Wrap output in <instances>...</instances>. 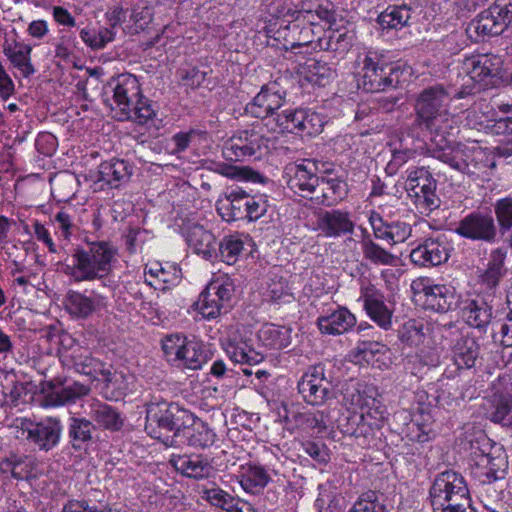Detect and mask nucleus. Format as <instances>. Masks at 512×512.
Here are the masks:
<instances>
[{"mask_svg":"<svg viewBox=\"0 0 512 512\" xmlns=\"http://www.w3.org/2000/svg\"><path fill=\"white\" fill-rule=\"evenodd\" d=\"M363 419H365L370 426H373L375 430H379L383 427L387 415L385 409L380 405H375V400H373V405L369 406L366 411L361 412Z\"/></svg>","mask_w":512,"mask_h":512,"instance_id":"e2e57ef3","label":"nucleus"},{"mask_svg":"<svg viewBox=\"0 0 512 512\" xmlns=\"http://www.w3.org/2000/svg\"><path fill=\"white\" fill-rule=\"evenodd\" d=\"M318 172L316 160L302 159L300 162L288 163L284 167L283 178L295 194L310 199L320 178Z\"/></svg>","mask_w":512,"mask_h":512,"instance_id":"9b49d317","label":"nucleus"},{"mask_svg":"<svg viewBox=\"0 0 512 512\" xmlns=\"http://www.w3.org/2000/svg\"><path fill=\"white\" fill-rule=\"evenodd\" d=\"M411 18V7L406 4L390 5L378 16V23L383 29H401Z\"/></svg>","mask_w":512,"mask_h":512,"instance_id":"58836bf2","label":"nucleus"},{"mask_svg":"<svg viewBox=\"0 0 512 512\" xmlns=\"http://www.w3.org/2000/svg\"><path fill=\"white\" fill-rule=\"evenodd\" d=\"M455 90L439 83L424 88L415 99L414 123L430 133L433 147H448L445 137L451 135L455 123L448 108Z\"/></svg>","mask_w":512,"mask_h":512,"instance_id":"f257e3e1","label":"nucleus"},{"mask_svg":"<svg viewBox=\"0 0 512 512\" xmlns=\"http://www.w3.org/2000/svg\"><path fill=\"white\" fill-rule=\"evenodd\" d=\"M17 427L26 433V440L40 451L48 452L55 448L61 439L63 427L60 419L46 417L38 422L27 418L17 419Z\"/></svg>","mask_w":512,"mask_h":512,"instance_id":"6e6552de","label":"nucleus"},{"mask_svg":"<svg viewBox=\"0 0 512 512\" xmlns=\"http://www.w3.org/2000/svg\"><path fill=\"white\" fill-rule=\"evenodd\" d=\"M86 247L73 249L71 259L60 263L62 271L75 282L94 281L105 278L112 271V263L117 256V248L109 241L83 237Z\"/></svg>","mask_w":512,"mask_h":512,"instance_id":"f03ea898","label":"nucleus"},{"mask_svg":"<svg viewBox=\"0 0 512 512\" xmlns=\"http://www.w3.org/2000/svg\"><path fill=\"white\" fill-rule=\"evenodd\" d=\"M317 229L326 238H339L354 232L355 223L350 213L339 209L323 211L316 221Z\"/></svg>","mask_w":512,"mask_h":512,"instance_id":"2eb2a0df","label":"nucleus"},{"mask_svg":"<svg viewBox=\"0 0 512 512\" xmlns=\"http://www.w3.org/2000/svg\"><path fill=\"white\" fill-rule=\"evenodd\" d=\"M100 304V296H87L74 290H69L64 299L65 309L76 319L89 318L99 309Z\"/></svg>","mask_w":512,"mask_h":512,"instance_id":"cd10ccee","label":"nucleus"},{"mask_svg":"<svg viewBox=\"0 0 512 512\" xmlns=\"http://www.w3.org/2000/svg\"><path fill=\"white\" fill-rule=\"evenodd\" d=\"M360 245L363 258L374 265L393 266L397 262V256L374 242L370 235L364 236Z\"/></svg>","mask_w":512,"mask_h":512,"instance_id":"e433bc0d","label":"nucleus"},{"mask_svg":"<svg viewBox=\"0 0 512 512\" xmlns=\"http://www.w3.org/2000/svg\"><path fill=\"white\" fill-rule=\"evenodd\" d=\"M431 179H433V177L426 167H414L408 172L406 189L408 191L415 190L419 185L426 183Z\"/></svg>","mask_w":512,"mask_h":512,"instance_id":"0e129e2a","label":"nucleus"},{"mask_svg":"<svg viewBox=\"0 0 512 512\" xmlns=\"http://www.w3.org/2000/svg\"><path fill=\"white\" fill-rule=\"evenodd\" d=\"M375 238L384 240L390 245L405 242L412 234V227L404 221L387 222L383 217L372 211L368 218Z\"/></svg>","mask_w":512,"mask_h":512,"instance_id":"f3484780","label":"nucleus"},{"mask_svg":"<svg viewBox=\"0 0 512 512\" xmlns=\"http://www.w3.org/2000/svg\"><path fill=\"white\" fill-rule=\"evenodd\" d=\"M199 309L203 317L207 319H213L218 317L222 310L228 311V308L224 304L217 301V297L211 295V291L208 287L200 294L198 301Z\"/></svg>","mask_w":512,"mask_h":512,"instance_id":"3c124183","label":"nucleus"},{"mask_svg":"<svg viewBox=\"0 0 512 512\" xmlns=\"http://www.w3.org/2000/svg\"><path fill=\"white\" fill-rule=\"evenodd\" d=\"M207 287L210 289L211 295L217 297V301L229 309L235 292L233 281L229 277L219 278L209 283Z\"/></svg>","mask_w":512,"mask_h":512,"instance_id":"8fccbe9b","label":"nucleus"},{"mask_svg":"<svg viewBox=\"0 0 512 512\" xmlns=\"http://www.w3.org/2000/svg\"><path fill=\"white\" fill-rule=\"evenodd\" d=\"M169 464L183 476L202 479L212 471L209 460L200 454H172Z\"/></svg>","mask_w":512,"mask_h":512,"instance_id":"4be33fe9","label":"nucleus"},{"mask_svg":"<svg viewBox=\"0 0 512 512\" xmlns=\"http://www.w3.org/2000/svg\"><path fill=\"white\" fill-rule=\"evenodd\" d=\"M495 215L504 234L512 228V197H505L497 200L494 205Z\"/></svg>","mask_w":512,"mask_h":512,"instance_id":"4d7b16f0","label":"nucleus"},{"mask_svg":"<svg viewBox=\"0 0 512 512\" xmlns=\"http://www.w3.org/2000/svg\"><path fill=\"white\" fill-rule=\"evenodd\" d=\"M226 353L233 362L239 364L257 365L264 359V355L254 349L250 339L236 336L228 341Z\"/></svg>","mask_w":512,"mask_h":512,"instance_id":"2f4dec72","label":"nucleus"},{"mask_svg":"<svg viewBox=\"0 0 512 512\" xmlns=\"http://www.w3.org/2000/svg\"><path fill=\"white\" fill-rule=\"evenodd\" d=\"M244 248V243L237 235L226 236L218 244L221 260L228 265L236 263Z\"/></svg>","mask_w":512,"mask_h":512,"instance_id":"c03bdc74","label":"nucleus"},{"mask_svg":"<svg viewBox=\"0 0 512 512\" xmlns=\"http://www.w3.org/2000/svg\"><path fill=\"white\" fill-rule=\"evenodd\" d=\"M431 504L434 512L449 509L450 504L470 502L469 491L464 478L455 471L440 473L430 488Z\"/></svg>","mask_w":512,"mask_h":512,"instance_id":"0eeeda50","label":"nucleus"},{"mask_svg":"<svg viewBox=\"0 0 512 512\" xmlns=\"http://www.w3.org/2000/svg\"><path fill=\"white\" fill-rule=\"evenodd\" d=\"M347 195V185L339 178L322 176L318 180L310 201L318 205L334 206Z\"/></svg>","mask_w":512,"mask_h":512,"instance_id":"5701e85b","label":"nucleus"},{"mask_svg":"<svg viewBox=\"0 0 512 512\" xmlns=\"http://www.w3.org/2000/svg\"><path fill=\"white\" fill-rule=\"evenodd\" d=\"M348 512H386L383 495L374 490L361 493Z\"/></svg>","mask_w":512,"mask_h":512,"instance_id":"37998d69","label":"nucleus"},{"mask_svg":"<svg viewBox=\"0 0 512 512\" xmlns=\"http://www.w3.org/2000/svg\"><path fill=\"white\" fill-rule=\"evenodd\" d=\"M54 223L56 224L60 237L67 241H69L70 238L79 230V227L75 222V213L73 211L70 212L69 210L64 209L60 210L54 216Z\"/></svg>","mask_w":512,"mask_h":512,"instance_id":"603ef678","label":"nucleus"},{"mask_svg":"<svg viewBox=\"0 0 512 512\" xmlns=\"http://www.w3.org/2000/svg\"><path fill=\"white\" fill-rule=\"evenodd\" d=\"M492 446L490 443V439L481 434L476 438L475 441H471V455L476 460V465L480 467V464H493V457L490 455V450Z\"/></svg>","mask_w":512,"mask_h":512,"instance_id":"bf43d9fd","label":"nucleus"},{"mask_svg":"<svg viewBox=\"0 0 512 512\" xmlns=\"http://www.w3.org/2000/svg\"><path fill=\"white\" fill-rule=\"evenodd\" d=\"M300 125L296 134L313 136L319 134L324 127V117L315 111L302 108Z\"/></svg>","mask_w":512,"mask_h":512,"instance_id":"a18cd8bd","label":"nucleus"},{"mask_svg":"<svg viewBox=\"0 0 512 512\" xmlns=\"http://www.w3.org/2000/svg\"><path fill=\"white\" fill-rule=\"evenodd\" d=\"M91 417L101 427L118 431L123 426V419L120 413L106 403H97L92 406Z\"/></svg>","mask_w":512,"mask_h":512,"instance_id":"a19ab883","label":"nucleus"},{"mask_svg":"<svg viewBox=\"0 0 512 512\" xmlns=\"http://www.w3.org/2000/svg\"><path fill=\"white\" fill-rule=\"evenodd\" d=\"M498 6L491 5L488 9L483 10L476 19H474L470 27L480 36H497L507 28L505 20L497 10Z\"/></svg>","mask_w":512,"mask_h":512,"instance_id":"7c9ffc66","label":"nucleus"},{"mask_svg":"<svg viewBox=\"0 0 512 512\" xmlns=\"http://www.w3.org/2000/svg\"><path fill=\"white\" fill-rule=\"evenodd\" d=\"M422 330L423 325L419 321L409 319L398 329V338L402 343L408 346H416L423 340L424 334Z\"/></svg>","mask_w":512,"mask_h":512,"instance_id":"09e8293b","label":"nucleus"},{"mask_svg":"<svg viewBox=\"0 0 512 512\" xmlns=\"http://www.w3.org/2000/svg\"><path fill=\"white\" fill-rule=\"evenodd\" d=\"M90 393V387L79 382H74L58 389H54L47 397L50 405L60 406L75 403L77 400Z\"/></svg>","mask_w":512,"mask_h":512,"instance_id":"4c0bfd02","label":"nucleus"},{"mask_svg":"<svg viewBox=\"0 0 512 512\" xmlns=\"http://www.w3.org/2000/svg\"><path fill=\"white\" fill-rule=\"evenodd\" d=\"M187 340L185 336L180 334L168 335L162 340V350L168 362L174 365L179 360Z\"/></svg>","mask_w":512,"mask_h":512,"instance_id":"5fc2aeb1","label":"nucleus"},{"mask_svg":"<svg viewBox=\"0 0 512 512\" xmlns=\"http://www.w3.org/2000/svg\"><path fill=\"white\" fill-rule=\"evenodd\" d=\"M445 142L448 147H435L432 150L431 153L435 159L469 176L487 167L488 156L482 148L455 143L449 139V136L445 137Z\"/></svg>","mask_w":512,"mask_h":512,"instance_id":"423d86ee","label":"nucleus"},{"mask_svg":"<svg viewBox=\"0 0 512 512\" xmlns=\"http://www.w3.org/2000/svg\"><path fill=\"white\" fill-rule=\"evenodd\" d=\"M208 356L205 346L201 342L187 340L179 360L174 366L190 370L200 369L207 362Z\"/></svg>","mask_w":512,"mask_h":512,"instance_id":"c9c22d12","label":"nucleus"},{"mask_svg":"<svg viewBox=\"0 0 512 512\" xmlns=\"http://www.w3.org/2000/svg\"><path fill=\"white\" fill-rule=\"evenodd\" d=\"M269 13L281 20L280 28L279 30L284 29L285 25L289 24L290 22L299 21L301 18L303 20L306 19V15H311L312 10H295L291 7H287L282 4H270L269 6Z\"/></svg>","mask_w":512,"mask_h":512,"instance_id":"de8ad7c7","label":"nucleus"},{"mask_svg":"<svg viewBox=\"0 0 512 512\" xmlns=\"http://www.w3.org/2000/svg\"><path fill=\"white\" fill-rule=\"evenodd\" d=\"M132 171L133 168L127 161L113 158L99 165L97 180L111 188H118L130 179Z\"/></svg>","mask_w":512,"mask_h":512,"instance_id":"bb28decb","label":"nucleus"},{"mask_svg":"<svg viewBox=\"0 0 512 512\" xmlns=\"http://www.w3.org/2000/svg\"><path fill=\"white\" fill-rule=\"evenodd\" d=\"M97 428L84 417H71L67 428L69 443L75 451L87 450L97 441Z\"/></svg>","mask_w":512,"mask_h":512,"instance_id":"393cba45","label":"nucleus"},{"mask_svg":"<svg viewBox=\"0 0 512 512\" xmlns=\"http://www.w3.org/2000/svg\"><path fill=\"white\" fill-rule=\"evenodd\" d=\"M112 90V103L109 104L118 121H133L138 125H148L156 116L152 102L143 96L136 76L121 74L109 82Z\"/></svg>","mask_w":512,"mask_h":512,"instance_id":"7ed1b4c3","label":"nucleus"},{"mask_svg":"<svg viewBox=\"0 0 512 512\" xmlns=\"http://www.w3.org/2000/svg\"><path fill=\"white\" fill-rule=\"evenodd\" d=\"M480 346L474 337L461 336L452 346L454 364L458 369H470L479 356Z\"/></svg>","mask_w":512,"mask_h":512,"instance_id":"473e14b6","label":"nucleus"},{"mask_svg":"<svg viewBox=\"0 0 512 512\" xmlns=\"http://www.w3.org/2000/svg\"><path fill=\"white\" fill-rule=\"evenodd\" d=\"M466 324L474 329L485 332L494 318L491 301L482 296L465 301L461 309Z\"/></svg>","mask_w":512,"mask_h":512,"instance_id":"412c9836","label":"nucleus"},{"mask_svg":"<svg viewBox=\"0 0 512 512\" xmlns=\"http://www.w3.org/2000/svg\"><path fill=\"white\" fill-rule=\"evenodd\" d=\"M386 346L377 341H359L354 349V357L360 362L370 363L374 356L383 354Z\"/></svg>","mask_w":512,"mask_h":512,"instance_id":"052dcab7","label":"nucleus"},{"mask_svg":"<svg viewBox=\"0 0 512 512\" xmlns=\"http://www.w3.org/2000/svg\"><path fill=\"white\" fill-rule=\"evenodd\" d=\"M352 38V35H349L346 31L329 29L322 37L317 39L316 47L324 51L344 53L352 45Z\"/></svg>","mask_w":512,"mask_h":512,"instance_id":"79ce46f5","label":"nucleus"},{"mask_svg":"<svg viewBox=\"0 0 512 512\" xmlns=\"http://www.w3.org/2000/svg\"><path fill=\"white\" fill-rule=\"evenodd\" d=\"M302 114V108L300 109H286L279 113L273 118L276 125L282 132L294 133L298 132L300 125V117Z\"/></svg>","mask_w":512,"mask_h":512,"instance_id":"6e6d98bb","label":"nucleus"},{"mask_svg":"<svg viewBox=\"0 0 512 512\" xmlns=\"http://www.w3.org/2000/svg\"><path fill=\"white\" fill-rule=\"evenodd\" d=\"M455 232L463 238L486 243H493L497 236L494 218L479 211L471 212L462 218Z\"/></svg>","mask_w":512,"mask_h":512,"instance_id":"ddd939ff","label":"nucleus"},{"mask_svg":"<svg viewBox=\"0 0 512 512\" xmlns=\"http://www.w3.org/2000/svg\"><path fill=\"white\" fill-rule=\"evenodd\" d=\"M62 512H112L111 509H98L87 500H70L62 508Z\"/></svg>","mask_w":512,"mask_h":512,"instance_id":"774afa93","label":"nucleus"},{"mask_svg":"<svg viewBox=\"0 0 512 512\" xmlns=\"http://www.w3.org/2000/svg\"><path fill=\"white\" fill-rule=\"evenodd\" d=\"M360 300L363 301L364 310L372 321L384 330L391 328L393 311L386 305L381 290L370 283L362 285Z\"/></svg>","mask_w":512,"mask_h":512,"instance_id":"4468645a","label":"nucleus"},{"mask_svg":"<svg viewBox=\"0 0 512 512\" xmlns=\"http://www.w3.org/2000/svg\"><path fill=\"white\" fill-rule=\"evenodd\" d=\"M503 61L493 54H478L465 57L461 70L464 73L461 86L455 90L454 98L463 99L478 91L495 86L501 79Z\"/></svg>","mask_w":512,"mask_h":512,"instance_id":"39448f33","label":"nucleus"},{"mask_svg":"<svg viewBox=\"0 0 512 512\" xmlns=\"http://www.w3.org/2000/svg\"><path fill=\"white\" fill-rule=\"evenodd\" d=\"M75 177L71 174H66L59 177L53 190L58 193L61 200H67L74 194Z\"/></svg>","mask_w":512,"mask_h":512,"instance_id":"338daca9","label":"nucleus"},{"mask_svg":"<svg viewBox=\"0 0 512 512\" xmlns=\"http://www.w3.org/2000/svg\"><path fill=\"white\" fill-rule=\"evenodd\" d=\"M306 15V19L301 18L299 21L290 22L285 25L284 29L278 30L279 37L285 41V48L294 50L296 48L311 45L314 42V17Z\"/></svg>","mask_w":512,"mask_h":512,"instance_id":"6ab92c4d","label":"nucleus"},{"mask_svg":"<svg viewBox=\"0 0 512 512\" xmlns=\"http://www.w3.org/2000/svg\"><path fill=\"white\" fill-rule=\"evenodd\" d=\"M204 495L211 505L219 507L226 512H231V509L237 504L236 498L218 487L206 489Z\"/></svg>","mask_w":512,"mask_h":512,"instance_id":"13d9d810","label":"nucleus"},{"mask_svg":"<svg viewBox=\"0 0 512 512\" xmlns=\"http://www.w3.org/2000/svg\"><path fill=\"white\" fill-rule=\"evenodd\" d=\"M415 157V151L410 149L394 150L392 158L387 164L386 170L390 174L396 173L400 167L406 164L409 160Z\"/></svg>","mask_w":512,"mask_h":512,"instance_id":"69168bd1","label":"nucleus"},{"mask_svg":"<svg viewBox=\"0 0 512 512\" xmlns=\"http://www.w3.org/2000/svg\"><path fill=\"white\" fill-rule=\"evenodd\" d=\"M267 148L266 138L258 131L242 130L230 137L223 146L222 153L229 161L257 159Z\"/></svg>","mask_w":512,"mask_h":512,"instance_id":"9d476101","label":"nucleus"},{"mask_svg":"<svg viewBox=\"0 0 512 512\" xmlns=\"http://www.w3.org/2000/svg\"><path fill=\"white\" fill-rule=\"evenodd\" d=\"M297 387L304 401L313 406L323 405L335 397L332 382L326 377L322 364L310 367L299 380Z\"/></svg>","mask_w":512,"mask_h":512,"instance_id":"1a4fd4ad","label":"nucleus"},{"mask_svg":"<svg viewBox=\"0 0 512 512\" xmlns=\"http://www.w3.org/2000/svg\"><path fill=\"white\" fill-rule=\"evenodd\" d=\"M421 292L424 295V306L426 309L446 313L456 309L458 306L460 297L456 289L451 285H423Z\"/></svg>","mask_w":512,"mask_h":512,"instance_id":"a211bd4d","label":"nucleus"},{"mask_svg":"<svg viewBox=\"0 0 512 512\" xmlns=\"http://www.w3.org/2000/svg\"><path fill=\"white\" fill-rule=\"evenodd\" d=\"M193 421V413L174 402H150L146 406L145 431L165 445H172L174 437Z\"/></svg>","mask_w":512,"mask_h":512,"instance_id":"20e7f679","label":"nucleus"},{"mask_svg":"<svg viewBox=\"0 0 512 512\" xmlns=\"http://www.w3.org/2000/svg\"><path fill=\"white\" fill-rule=\"evenodd\" d=\"M285 92H280L275 84L262 88L254 97L247 110L256 118L264 119L269 116H276L285 102Z\"/></svg>","mask_w":512,"mask_h":512,"instance_id":"aec40b11","label":"nucleus"},{"mask_svg":"<svg viewBox=\"0 0 512 512\" xmlns=\"http://www.w3.org/2000/svg\"><path fill=\"white\" fill-rule=\"evenodd\" d=\"M237 478L242 489L250 494H259L271 481L267 471L257 465H248L243 468Z\"/></svg>","mask_w":512,"mask_h":512,"instance_id":"f704fd0d","label":"nucleus"},{"mask_svg":"<svg viewBox=\"0 0 512 512\" xmlns=\"http://www.w3.org/2000/svg\"><path fill=\"white\" fill-rule=\"evenodd\" d=\"M258 336L266 347L274 350L287 348L291 343L290 330L274 324L265 325Z\"/></svg>","mask_w":512,"mask_h":512,"instance_id":"ea45409f","label":"nucleus"},{"mask_svg":"<svg viewBox=\"0 0 512 512\" xmlns=\"http://www.w3.org/2000/svg\"><path fill=\"white\" fill-rule=\"evenodd\" d=\"M448 258L449 248L440 238H427L410 252L411 262L419 267L438 266Z\"/></svg>","mask_w":512,"mask_h":512,"instance_id":"dca6fc26","label":"nucleus"},{"mask_svg":"<svg viewBox=\"0 0 512 512\" xmlns=\"http://www.w3.org/2000/svg\"><path fill=\"white\" fill-rule=\"evenodd\" d=\"M267 210L268 204L266 200L262 197L249 195L244 219H247L248 221H257L266 214Z\"/></svg>","mask_w":512,"mask_h":512,"instance_id":"680f3d73","label":"nucleus"},{"mask_svg":"<svg viewBox=\"0 0 512 512\" xmlns=\"http://www.w3.org/2000/svg\"><path fill=\"white\" fill-rule=\"evenodd\" d=\"M187 444L195 449H205L212 446L216 441L215 432L207 423L193 414V421L181 431Z\"/></svg>","mask_w":512,"mask_h":512,"instance_id":"c756f323","label":"nucleus"},{"mask_svg":"<svg viewBox=\"0 0 512 512\" xmlns=\"http://www.w3.org/2000/svg\"><path fill=\"white\" fill-rule=\"evenodd\" d=\"M356 324V317L345 307H339L317 319L321 333L327 335H341Z\"/></svg>","mask_w":512,"mask_h":512,"instance_id":"a878e982","label":"nucleus"},{"mask_svg":"<svg viewBox=\"0 0 512 512\" xmlns=\"http://www.w3.org/2000/svg\"><path fill=\"white\" fill-rule=\"evenodd\" d=\"M73 368L80 374L98 379V371L102 369V362L89 353H75L71 356Z\"/></svg>","mask_w":512,"mask_h":512,"instance_id":"49530a36","label":"nucleus"},{"mask_svg":"<svg viewBox=\"0 0 512 512\" xmlns=\"http://www.w3.org/2000/svg\"><path fill=\"white\" fill-rule=\"evenodd\" d=\"M363 64L362 78L359 83L363 90L375 93L395 88L399 84L401 74L399 67L380 64L371 56H366Z\"/></svg>","mask_w":512,"mask_h":512,"instance_id":"f8f14e48","label":"nucleus"},{"mask_svg":"<svg viewBox=\"0 0 512 512\" xmlns=\"http://www.w3.org/2000/svg\"><path fill=\"white\" fill-rule=\"evenodd\" d=\"M485 416L490 421L512 428V399L493 395L483 405Z\"/></svg>","mask_w":512,"mask_h":512,"instance_id":"72a5a7b5","label":"nucleus"},{"mask_svg":"<svg viewBox=\"0 0 512 512\" xmlns=\"http://www.w3.org/2000/svg\"><path fill=\"white\" fill-rule=\"evenodd\" d=\"M186 241L191 249L210 260L217 255V243L214 235L203 226L194 224L186 232Z\"/></svg>","mask_w":512,"mask_h":512,"instance_id":"c85d7f7f","label":"nucleus"},{"mask_svg":"<svg viewBox=\"0 0 512 512\" xmlns=\"http://www.w3.org/2000/svg\"><path fill=\"white\" fill-rule=\"evenodd\" d=\"M249 194L241 188H231L217 201L216 209L227 222L244 219Z\"/></svg>","mask_w":512,"mask_h":512,"instance_id":"b1692460","label":"nucleus"},{"mask_svg":"<svg viewBox=\"0 0 512 512\" xmlns=\"http://www.w3.org/2000/svg\"><path fill=\"white\" fill-rule=\"evenodd\" d=\"M333 77V71L326 65L319 61L313 60L305 72V78L312 84L317 86H325Z\"/></svg>","mask_w":512,"mask_h":512,"instance_id":"864d4df0","label":"nucleus"}]
</instances>
